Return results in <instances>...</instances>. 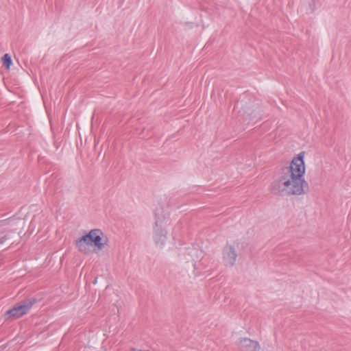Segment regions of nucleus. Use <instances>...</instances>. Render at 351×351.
I'll return each mask as SVG.
<instances>
[{
    "mask_svg": "<svg viewBox=\"0 0 351 351\" xmlns=\"http://www.w3.org/2000/svg\"><path fill=\"white\" fill-rule=\"evenodd\" d=\"M304 153L294 157L289 166L282 167L278 177L271 183V193L279 196H300L308 192V184L304 178Z\"/></svg>",
    "mask_w": 351,
    "mask_h": 351,
    "instance_id": "1",
    "label": "nucleus"
},
{
    "mask_svg": "<svg viewBox=\"0 0 351 351\" xmlns=\"http://www.w3.org/2000/svg\"><path fill=\"white\" fill-rule=\"evenodd\" d=\"M103 237L104 233L100 229H93L76 240L75 245L78 250L84 254L89 253V247L93 245L98 250H101L106 244V241H104Z\"/></svg>",
    "mask_w": 351,
    "mask_h": 351,
    "instance_id": "2",
    "label": "nucleus"
},
{
    "mask_svg": "<svg viewBox=\"0 0 351 351\" xmlns=\"http://www.w3.org/2000/svg\"><path fill=\"white\" fill-rule=\"evenodd\" d=\"M37 302L34 297L22 300L13 308L8 310L4 313L5 320L16 319L27 314L32 306Z\"/></svg>",
    "mask_w": 351,
    "mask_h": 351,
    "instance_id": "3",
    "label": "nucleus"
},
{
    "mask_svg": "<svg viewBox=\"0 0 351 351\" xmlns=\"http://www.w3.org/2000/svg\"><path fill=\"white\" fill-rule=\"evenodd\" d=\"M155 223L153 228V239L155 244L162 247L167 239V232L165 229V217L162 215L155 213Z\"/></svg>",
    "mask_w": 351,
    "mask_h": 351,
    "instance_id": "4",
    "label": "nucleus"
},
{
    "mask_svg": "<svg viewBox=\"0 0 351 351\" xmlns=\"http://www.w3.org/2000/svg\"><path fill=\"white\" fill-rule=\"evenodd\" d=\"M237 254L235 248L232 245H226L223 250V260L224 265L232 267L236 262Z\"/></svg>",
    "mask_w": 351,
    "mask_h": 351,
    "instance_id": "5",
    "label": "nucleus"
},
{
    "mask_svg": "<svg viewBox=\"0 0 351 351\" xmlns=\"http://www.w3.org/2000/svg\"><path fill=\"white\" fill-rule=\"evenodd\" d=\"M240 351H259L260 346L258 341L249 338L241 339L238 343Z\"/></svg>",
    "mask_w": 351,
    "mask_h": 351,
    "instance_id": "6",
    "label": "nucleus"
},
{
    "mask_svg": "<svg viewBox=\"0 0 351 351\" xmlns=\"http://www.w3.org/2000/svg\"><path fill=\"white\" fill-rule=\"evenodd\" d=\"M3 65L8 69H10L12 64L11 56L8 53H5L1 58Z\"/></svg>",
    "mask_w": 351,
    "mask_h": 351,
    "instance_id": "7",
    "label": "nucleus"
},
{
    "mask_svg": "<svg viewBox=\"0 0 351 351\" xmlns=\"http://www.w3.org/2000/svg\"><path fill=\"white\" fill-rule=\"evenodd\" d=\"M6 239H8V234L5 232L0 233V244L3 243Z\"/></svg>",
    "mask_w": 351,
    "mask_h": 351,
    "instance_id": "8",
    "label": "nucleus"
},
{
    "mask_svg": "<svg viewBox=\"0 0 351 351\" xmlns=\"http://www.w3.org/2000/svg\"><path fill=\"white\" fill-rule=\"evenodd\" d=\"M9 219L0 220V226H5L8 223Z\"/></svg>",
    "mask_w": 351,
    "mask_h": 351,
    "instance_id": "9",
    "label": "nucleus"
},
{
    "mask_svg": "<svg viewBox=\"0 0 351 351\" xmlns=\"http://www.w3.org/2000/svg\"><path fill=\"white\" fill-rule=\"evenodd\" d=\"M204 261H205V260L202 259L201 262H202V264L204 263Z\"/></svg>",
    "mask_w": 351,
    "mask_h": 351,
    "instance_id": "10",
    "label": "nucleus"
}]
</instances>
